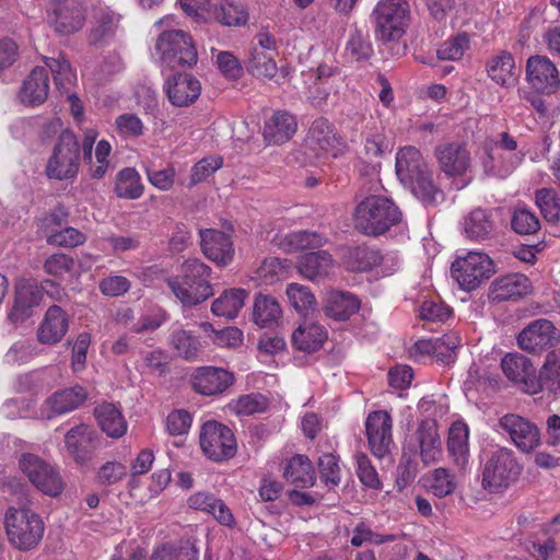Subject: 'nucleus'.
<instances>
[{
  "mask_svg": "<svg viewBox=\"0 0 560 560\" xmlns=\"http://www.w3.org/2000/svg\"><path fill=\"white\" fill-rule=\"evenodd\" d=\"M396 174L424 206H435L443 200V192L435 186L432 172L415 147H406L397 152Z\"/></svg>",
  "mask_w": 560,
  "mask_h": 560,
  "instance_id": "obj_1",
  "label": "nucleus"
},
{
  "mask_svg": "<svg viewBox=\"0 0 560 560\" xmlns=\"http://www.w3.org/2000/svg\"><path fill=\"white\" fill-rule=\"evenodd\" d=\"M211 268L197 258L186 259L180 275L166 280L168 289L184 306H195L213 295Z\"/></svg>",
  "mask_w": 560,
  "mask_h": 560,
  "instance_id": "obj_2",
  "label": "nucleus"
},
{
  "mask_svg": "<svg viewBox=\"0 0 560 560\" xmlns=\"http://www.w3.org/2000/svg\"><path fill=\"white\" fill-rule=\"evenodd\" d=\"M3 524L9 544L19 551H33L43 540L45 523L28 508L10 506L4 513Z\"/></svg>",
  "mask_w": 560,
  "mask_h": 560,
  "instance_id": "obj_3",
  "label": "nucleus"
},
{
  "mask_svg": "<svg viewBox=\"0 0 560 560\" xmlns=\"http://www.w3.org/2000/svg\"><path fill=\"white\" fill-rule=\"evenodd\" d=\"M394 201L381 195L364 198L355 208L354 226L365 235H381L401 221Z\"/></svg>",
  "mask_w": 560,
  "mask_h": 560,
  "instance_id": "obj_4",
  "label": "nucleus"
},
{
  "mask_svg": "<svg viewBox=\"0 0 560 560\" xmlns=\"http://www.w3.org/2000/svg\"><path fill=\"white\" fill-rule=\"evenodd\" d=\"M154 52L163 65L171 68L191 67L198 59L190 35L182 30L163 31L156 38Z\"/></svg>",
  "mask_w": 560,
  "mask_h": 560,
  "instance_id": "obj_5",
  "label": "nucleus"
},
{
  "mask_svg": "<svg viewBox=\"0 0 560 560\" xmlns=\"http://www.w3.org/2000/svg\"><path fill=\"white\" fill-rule=\"evenodd\" d=\"M522 466L512 450L500 447L492 451L483 465L482 486L491 492L508 488L520 476Z\"/></svg>",
  "mask_w": 560,
  "mask_h": 560,
  "instance_id": "obj_6",
  "label": "nucleus"
},
{
  "mask_svg": "<svg viewBox=\"0 0 560 560\" xmlns=\"http://www.w3.org/2000/svg\"><path fill=\"white\" fill-rule=\"evenodd\" d=\"M80 165V147L77 137L63 130L54 147L46 165V175L51 179L67 180L77 176Z\"/></svg>",
  "mask_w": 560,
  "mask_h": 560,
  "instance_id": "obj_7",
  "label": "nucleus"
},
{
  "mask_svg": "<svg viewBox=\"0 0 560 560\" xmlns=\"http://www.w3.org/2000/svg\"><path fill=\"white\" fill-rule=\"evenodd\" d=\"M376 35L385 42L399 39L409 21V4L406 0H380L373 10Z\"/></svg>",
  "mask_w": 560,
  "mask_h": 560,
  "instance_id": "obj_8",
  "label": "nucleus"
},
{
  "mask_svg": "<svg viewBox=\"0 0 560 560\" xmlns=\"http://www.w3.org/2000/svg\"><path fill=\"white\" fill-rule=\"evenodd\" d=\"M451 272L463 290L471 291L488 280L495 270L493 260L487 254L469 252L452 264Z\"/></svg>",
  "mask_w": 560,
  "mask_h": 560,
  "instance_id": "obj_9",
  "label": "nucleus"
},
{
  "mask_svg": "<svg viewBox=\"0 0 560 560\" xmlns=\"http://www.w3.org/2000/svg\"><path fill=\"white\" fill-rule=\"evenodd\" d=\"M404 450L419 455L425 464L436 462L442 454V440L434 418H423L416 430L406 438Z\"/></svg>",
  "mask_w": 560,
  "mask_h": 560,
  "instance_id": "obj_10",
  "label": "nucleus"
},
{
  "mask_svg": "<svg viewBox=\"0 0 560 560\" xmlns=\"http://www.w3.org/2000/svg\"><path fill=\"white\" fill-rule=\"evenodd\" d=\"M498 432L522 453H530L540 445V431L530 420L516 415L506 413L499 418Z\"/></svg>",
  "mask_w": 560,
  "mask_h": 560,
  "instance_id": "obj_11",
  "label": "nucleus"
},
{
  "mask_svg": "<svg viewBox=\"0 0 560 560\" xmlns=\"http://www.w3.org/2000/svg\"><path fill=\"white\" fill-rule=\"evenodd\" d=\"M20 467L28 480L43 493L58 497L65 489V482L58 469L36 455L24 454Z\"/></svg>",
  "mask_w": 560,
  "mask_h": 560,
  "instance_id": "obj_12",
  "label": "nucleus"
},
{
  "mask_svg": "<svg viewBox=\"0 0 560 560\" xmlns=\"http://www.w3.org/2000/svg\"><path fill=\"white\" fill-rule=\"evenodd\" d=\"M199 443L207 457L215 462L232 457L236 442L232 431L217 421H207L200 430Z\"/></svg>",
  "mask_w": 560,
  "mask_h": 560,
  "instance_id": "obj_13",
  "label": "nucleus"
},
{
  "mask_svg": "<svg viewBox=\"0 0 560 560\" xmlns=\"http://www.w3.org/2000/svg\"><path fill=\"white\" fill-rule=\"evenodd\" d=\"M560 343V330L548 319L530 322L517 336L518 347L533 354H540Z\"/></svg>",
  "mask_w": 560,
  "mask_h": 560,
  "instance_id": "obj_14",
  "label": "nucleus"
},
{
  "mask_svg": "<svg viewBox=\"0 0 560 560\" xmlns=\"http://www.w3.org/2000/svg\"><path fill=\"white\" fill-rule=\"evenodd\" d=\"M48 21L58 34L70 35L83 27L85 10L78 0H54Z\"/></svg>",
  "mask_w": 560,
  "mask_h": 560,
  "instance_id": "obj_15",
  "label": "nucleus"
},
{
  "mask_svg": "<svg viewBox=\"0 0 560 560\" xmlns=\"http://www.w3.org/2000/svg\"><path fill=\"white\" fill-rule=\"evenodd\" d=\"M393 420L385 410L371 412L365 420L369 446L374 456L384 458L393 444Z\"/></svg>",
  "mask_w": 560,
  "mask_h": 560,
  "instance_id": "obj_16",
  "label": "nucleus"
},
{
  "mask_svg": "<svg viewBox=\"0 0 560 560\" xmlns=\"http://www.w3.org/2000/svg\"><path fill=\"white\" fill-rule=\"evenodd\" d=\"M501 369L522 392L536 395L537 373L530 359L521 353H508L501 360Z\"/></svg>",
  "mask_w": 560,
  "mask_h": 560,
  "instance_id": "obj_17",
  "label": "nucleus"
},
{
  "mask_svg": "<svg viewBox=\"0 0 560 560\" xmlns=\"http://www.w3.org/2000/svg\"><path fill=\"white\" fill-rule=\"evenodd\" d=\"M526 79L534 90L551 94L560 85L556 66L545 56H532L526 62Z\"/></svg>",
  "mask_w": 560,
  "mask_h": 560,
  "instance_id": "obj_18",
  "label": "nucleus"
},
{
  "mask_svg": "<svg viewBox=\"0 0 560 560\" xmlns=\"http://www.w3.org/2000/svg\"><path fill=\"white\" fill-rule=\"evenodd\" d=\"M434 153L440 168L447 176H464L470 168V153L463 143L445 142L439 144Z\"/></svg>",
  "mask_w": 560,
  "mask_h": 560,
  "instance_id": "obj_19",
  "label": "nucleus"
},
{
  "mask_svg": "<svg viewBox=\"0 0 560 560\" xmlns=\"http://www.w3.org/2000/svg\"><path fill=\"white\" fill-rule=\"evenodd\" d=\"M203 255L220 267L228 266L234 256L231 237L222 231L205 229L199 231Z\"/></svg>",
  "mask_w": 560,
  "mask_h": 560,
  "instance_id": "obj_20",
  "label": "nucleus"
},
{
  "mask_svg": "<svg viewBox=\"0 0 560 560\" xmlns=\"http://www.w3.org/2000/svg\"><path fill=\"white\" fill-rule=\"evenodd\" d=\"M235 381L234 374L222 368H199L192 378L194 389L201 395H218L225 392Z\"/></svg>",
  "mask_w": 560,
  "mask_h": 560,
  "instance_id": "obj_21",
  "label": "nucleus"
},
{
  "mask_svg": "<svg viewBox=\"0 0 560 560\" xmlns=\"http://www.w3.org/2000/svg\"><path fill=\"white\" fill-rule=\"evenodd\" d=\"M42 300L38 285L27 279H22L15 287L14 304L9 312V319L13 324L22 323L32 316L33 307Z\"/></svg>",
  "mask_w": 560,
  "mask_h": 560,
  "instance_id": "obj_22",
  "label": "nucleus"
},
{
  "mask_svg": "<svg viewBox=\"0 0 560 560\" xmlns=\"http://www.w3.org/2000/svg\"><path fill=\"white\" fill-rule=\"evenodd\" d=\"M336 267L337 264L331 255L325 250L306 253L299 258L296 264L299 273L312 282L329 278Z\"/></svg>",
  "mask_w": 560,
  "mask_h": 560,
  "instance_id": "obj_23",
  "label": "nucleus"
},
{
  "mask_svg": "<svg viewBox=\"0 0 560 560\" xmlns=\"http://www.w3.org/2000/svg\"><path fill=\"white\" fill-rule=\"evenodd\" d=\"M170 102L177 107L188 106L200 95V82L188 73H178L170 78L165 84Z\"/></svg>",
  "mask_w": 560,
  "mask_h": 560,
  "instance_id": "obj_24",
  "label": "nucleus"
},
{
  "mask_svg": "<svg viewBox=\"0 0 560 560\" xmlns=\"http://www.w3.org/2000/svg\"><path fill=\"white\" fill-rule=\"evenodd\" d=\"M69 328L67 313L58 305L50 306L37 329V339L43 345H56Z\"/></svg>",
  "mask_w": 560,
  "mask_h": 560,
  "instance_id": "obj_25",
  "label": "nucleus"
},
{
  "mask_svg": "<svg viewBox=\"0 0 560 560\" xmlns=\"http://www.w3.org/2000/svg\"><path fill=\"white\" fill-rule=\"evenodd\" d=\"M469 429L463 421H455L446 442L448 457L458 470H465L469 463Z\"/></svg>",
  "mask_w": 560,
  "mask_h": 560,
  "instance_id": "obj_26",
  "label": "nucleus"
},
{
  "mask_svg": "<svg viewBox=\"0 0 560 560\" xmlns=\"http://www.w3.org/2000/svg\"><path fill=\"white\" fill-rule=\"evenodd\" d=\"M94 434V431L85 424L77 425L67 432L65 436L67 451L78 464L83 465L91 460Z\"/></svg>",
  "mask_w": 560,
  "mask_h": 560,
  "instance_id": "obj_27",
  "label": "nucleus"
},
{
  "mask_svg": "<svg viewBox=\"0 0 560 560\" xmlns=\"http://www.w3.org/2000/svg\"><path fill=\"white\" fill-rule=\"evenodd\" d=\"M560 395V347L550 350L537 373L536 394Z\"/></svg>",
  "mask_w": 560,
  "mask_h": 560,
  "instance_id": "obj_28",
  "label": "nucleus"
},
{
  "mask_svg": "<svg viewBox=\"0 0 560 560\" xmlns=\"http://www.w3.org/2000/svg\"><path fill=\"white\" fill-rule=\"evenodd\" d=\"M530 290L528 278L522 273H511L494 280L491 284L490 296L493 301L502 302L522 298Z\"/></svg>",
  "mask_w": 560,
  "mask_h": 560,
  "instance_id": "obj_29",
  "label": "nucleus"
},
{
  "mask_svg": "<svg viewBox=\"0 0 560 560\" xmlns=\"http://www.w3.org/2000/svg\"><path fill=\"white\" fill-rule=\"evenodd\" d=\"M48 91V74L45 68L36 67L25 79L20 91V98L24 104L36 106L46 101Z\"/></svg>",
  "mask_w": 560,
  "mask_h": 560,
  "instance_id": "obj_30",
  "label": "nucleus"
},
{
  "mask_svg": "<svg viewBox=\"0 0 560 560\" xmlns=\"http://www.w3.org/2000/svg\"><path fill=\"white\" fill-rule=\"evenodd\" d=\"M298 122L288 112H276L265 124L264 138L268 143L280 144L288 141L295 132Z\"/></svg>",
  "mask_w": 560,
  "mask_h": 560,
  "instance_id": "obj_31",
  "label": "nucleus"
},
{
  "mask_svg": "<svg viewBox=\"0 0 560 560\" xmlns=\"http://www.w3.org/2000/svg\"><path fill=\"white\" fill-rule=\"evenodd\" d=\"M121 15L110 9H100L94 14L88 40L91 45H102L116 34Z\"/></svg>",
  "mask_w": 560,
  "mask_h": 560,
  "instance_id": "obj_32",
  "label": "nucleus"
},
{
  "mask_svg": "<svg viewBox=\"0 0 560 560\" xmlns=\"http://www.w3.org/2000/svg\"><path fill=\"white\" fill-rule=\"evenodd\" d=\"M465 236L471 241H485L491 237L494 231V221L491 211L476 208L464 219Z\"/></svg>",
  "mask_w": 560,
  "mask_h": 560,
  "instance_id": "obj_33",
  "label": "nucleus"
},
{
  "mask_svg": "<svg viewBox=\"0 0 560 560\" xmlns=\"http://www.w3.org/2000/svg\"><path fill=\"white\" fill-rule=\"evenodd\" d=\"M327 339V331L318 324L304 322L292 334L293 346L305 352H315Z\"/></svg>",
  "mask_w": 560,
  "mask_h": 560,
  "instance_id": "obj_34",
  "label": "nucleus"
},
{
  "mask_svg": "<svg viewBox=\"0 0 560 560\" xmlns=\"http://www.w3.org/2000/svg\"><path fill=\"white\" fill-rule=\"evenodd\" d=\"M488 77L501 86H509L516 79L515 61L512 54L501 51L486 62Z\"/></svg>",
  "mask_w": 560,
  "mask_h": 560,
  "instance_id": "obj_35",
  "label": "nucleus"
},
{
  "mask_svg": "<svg viewBox=\"0 0 560 560\" xmlns=\"http://www.w3.org/2000/svg\"><path fill=\"white\" fill-rule=\"evenodd\" d=\"M86 397V389L77 385L56 392L47 399L46 404L54 415H62L78 408L85 401Z\"/></svg>",
  "mask_w": 560,
  "mask_h": 560,
  "instance_id": "obj_36",
  "label": "nucleus"
},
{
  "mask_svg": "<svg viewBox=\"0 0 560 560\" xmlns=\"http://www.w3.org/2000/svg\"><path fill=\"white\" fill-rule=\"evenodd\" d=\"M358 299L349 293L341 291H331L327 294L325 313L327 316L346 320L359 310Z\"/></svg>",
  "mask_w": 560,
  "mask_h": 560,
  "instance_id": "obj_37",
  "label": "nucleus"
},
{
  "mask_svg": "<svg viewBox=\"0 0 560 560\" xmlns=\"http://www.w3.org/2000/svg\"><path fill=\"white\" fill-rule=\"evenodd\" d=\"M282 317V308L279 302L265 294H258L255 298L253 319L261 328L277 325Z\"/></svg>",
  "mask_w": 560,
  "mask_h": 560,
  "instance_id": "obj_38",
  "label": "nucleus"
},
{
  "mask_svg": "<svg viewBox=\"0 0 560 560\" xmlns=\"http://www.w3.org/2000/svg\"><path fill=\"white\" fill-rule=\"evenodd\" d=\"M247 296V291L243 289L225 290L213 301L211 312L215 316L234 319L243 308Z\"/></svg>",
  "mask_w": 560,
  "mask_h": 560,
  "instance_id": "obj_39",
  "label": "nucleus"
},
{
  "mask_svg": "<svg viewBox=\"0 0 560 560\" xmlns=\"http://www.w3.org/2000/svg\"><path fill=\"white\" fill-rule=\"evenodd\" d=\"M284 478L300 488H307L315 482V472L311 460L305 455H295L287 464Z\"/></svg>",
  "mask_w": 560,
  "mask_h": 560,
  "instance_id": "obj_40",
  "label": "nucleus"
},
{
  "mask_svg": "<svg viewBox=\"0 0 560 560\" xmlns=\"http://www.w3.org/2000/svg\"><path fill=\"white\" fill-rule=\"evenodd\" d=\"M95 417L102 431L110 438H120L127 431V423L121 412L113 404L96 407Z\"/></svg>",
  "mask_w": 560,
  "mask_h": 560,
  "instance_id": "obj_41",
  "label": "nucleus"
},
{
  "mask_svg": "<svg viewBox=\"0 0 560 560\" xmlns=\"http://www.w3.org/2000/svg\"><path fill=\"white\" fill-rule=\"evenodd\" d=\"M388 258V256H382L376 249L357 246L347 250L345 264L352 271H366Z\"/></svg>",
  "mask_w": 560,
  "mask_h": 560,
  "instance_id": "obj_42",
  "label": "nucleus"
},
{
  "mask_svg": "<svg viewBox=\"0 0 560 560\" xmlns=\"http://www.w3.org/2000/svg\"><path fill=\"white\" fill-rule=\"evenodd\" d=\"M523 158L522 153H510L509 161L505 162V156L501 152L490 150L482 164L487 175L505 178L522 163Z\"/></svg>",
  "mask_w": 560,
  "mask_h": 560,
  "instance_id": "obj_43",
  "label": "nucleus"
},
{
  "mask_svg": "<svg viewBox=\"0 0 560 560\" xmlns=\"http://www.w3.org/2000/svg\"><path fill=\"white\" fill-rule=\"evenodd\" d=\"M523 158L522 153H510L509 161L505 162V156L501 152L490 150L482 164L487 175L505 178L522 163Z\"/></svg>",
  "mask_w": 560,
  "mask_h": 560,
  "instance_id": "obj_44",
  "label": "nucleus"
},
{
  "mask_svg": "<svg viewBox=\"0 0 560 560\" xmlns=\"http://www.w3.org/2000/svg\"><path fill=\"white\" fill-rule=\"evenodd\" d=\"M425 486L434 497L445 498L455 492L457 480L448 468L439 467L425 477Z\"/></svg>",
  "mask_w": 560,
  "mask_h": 560,
  "instance_id": "obj_45",
  "label": "nucleus"
},
{
  "mask_svg": "<svg viewBox=\"0 0 560 560\" xmlns=\"http://www.w3.org/2000/svg\"><path fill=\"white\" fill-rule=\"evenodd\" d=\"M115 192L119 198L138 199L143 194L139 173L131 167L121 170L116 176Z\"/></svg>",
  "mask_w": 560,
  "mask_h": 560,
  "instance_id": "obj_46",
  "label": "nucleus"
},
{
  "mask_svg": "<svg viewBox=\"0 0 560 560\" xmlns=\"http://www.w3.org/2000/svg\"><path fill=\"white\" fill-rule=\"evenodd\" d=\"M277 55H268L261 48H252L247 70L256 77L272 80L276 78L278 67L275 61Z\"/></svg>",
  "mask_w": 560,
  "mask_h": 560,
  "instance_id": "obj_47",
  "label": "nucleus"
},
{
  "mask_svg": "<svg viewBox=\"0 0 560 560\" xmlns=\"http://www.w3.org/2000/svg\"><path fill=\"white\" fill-rule=\"evenodd\" d=\"M310 137L322 150L331 153L334 156L337 155V147L340 144V140L327 119H316L310 128Z\"/></svg>",
  "mask_w": 560,
  "mask_h": 560,
  "instance_id": "obj_48",
  "label": "nucleus"
},
{
  "mask_svg": "<svg viewBox=\"0 0 560 560\" xmlns=\"http://www.w3.org/2000/svg\"><path fill=\"white\" fill-rule=\"evenodd\" d=\"M471 36L466 32L457 33L443 42L436 50L441 60L457 61L470 49Z\"/></svg>",
  "mask_w": 560,
  "mask_h": 560,
  "instance_id": "obj_49",
  "label": "nucleus"
},
{
  "mask_svg": "<svg viewBox=\"0 0 560 560\" xmlns=\"http://www.w3.org/2000/svg\"><path fill=\"white\" fill-rule=\"evenodd\" d=\"M170 342L177 355L186 360L196 358L200 350L198 338L192 332L182 328L172 331Z\"/></svg>",
  "mask_w": 560,
  "mask_h": 560,
  "instance_id": "obj_50",
  "label": "nucleus"
},
{
  "mask_svg": "<svg viewBox=\"0 0 560 560\" xmlns=\"http://www.w3.org/2000/svg\"><path fill=\"white\" fill-rule=\"evenodd\" d=\"M346 50L358 61L369 59L373 54L372 44L369 39V32L357 26L351 28L346 44Z\"/></svg>",
  "mask_w": 560,
  "mask_h": 560,
  "instance_id": "obj_51",
  "label": "nucleus"
},
{
  "mask_svg": "<svg viewBox=\"0 0 560 560\" xmlns=\"http://www.w3.org/2000/svg\"><path fill=\"white\" fill-rule=\"evenodd\" d=\"M45 63L54 75L56 86L59 90L69 91L70 86L77 80V75L73 72L69 61L60 55L58 58L46 57Z\"/></svg>",
  "mask_w": 560,
  "mask_h": 560,
  "instance_id": "obj_52",
  "label": "nucleus"
},
{
  "mask_svg": "<svg viewBox=\"0 0 560 560\" xmlns=\"http://www.w3.org/2000/svg\"><path fill=\"white\" fill-rule=\"evenodd\" d=\"M229 408L237 416H253L267 410L268 399L261 394L252 393L232 400Z\"/></svg>",
  "mask_w": 560,
  "mask_h": 560,
  "instance_id": "obj_53",
  "label": "nucleus"
},
{
  "mask_svg": "<svg viewBox=\"0 0 560 560\" xmlns=\"http://www.w3.org/2000/svg\"><path fill=\"white\" fill-rule=\"evenodd\" d=\"M285 294L291 306L299 313H306L316 306V299L313 292L304 284L289 283Z\"/></svg>",
  "mask_w": 560,
  "mask_h": 560,
  "instance_id": "obj_54",
  "label": "nucleus"
},
{
  "mask_svg": "<svg viewBox=\"0 0 560 560\" xmlns=\"http://www.w3.org/2000/svg\"><path fill=\"white\" fill-rule=\"evenodd\" d=\"M535 202L547 221H560V198L553 189H538L535 195Z\"/></svg>",
  "mask_w": 560,
  "mask_h": 560,
  "instance_id": "obj_55",
  "label": "nucleus"
},
{
  "mask_svg": "<svg viewBox=\"0 0 560 560\" xmlns=\"http://www.w3.org/2000/svg\"><path fill=\"white\" fill-rule=\"evenodd\" d=\"M511 225L512 229L521 235L534 234L540 229V222L537 215L525 207L515 208Z\"/></svg>",
  "mask_w": 560,
  "mask_h": 560,
  "instance_id": "obj_56",
  "label": "nucleus"
},
{
  "mask_svg": "<svg viewBox=\"0 0 560 560\" xmlns=\"http://www.w3.org/2000/svg\"><path fill=\"white\" fill-rule=\"evenodd\" d=\"M322 481L329 488H334L340 482L341 469L338 458L331 454H323L317 462Z\"/></svg>",
  "mask_w": 560,
  "mask_h": 560,
  "instance_id": "obj_57",
  "label": "nucleus"
},
{
  "mask_svg": "<svg viewBox=\"0 0 560 560\" xmlns=\"http://www.w3.org/2000/svg\"><path fill=\"white\" fill-rule=\"evenodd\" d=\"M285 242L291 250L317 248L325 244L326 240L316 232L296 231L285 236Z\"/></svg>",
  "mask_w": 560,
  "mask_h": 560,
  "instance_id": "obj_58",
  "label": "nucleus"
},
{
  "mask_svg": "<svg viewBox=\"0 0 560 560\" xmlns=\"http://www.w3.org/2000/svg\"><path fill=\"white\" fill-rule=\"evenodd\" d=\"M395 539V535H381L374 533L365 523L361 522L354 527L350 542L353 547H361L365 542L372 545H381L384 542L394 541Z\"/></svg>",
  "mask_w": 560,
  "mask_h": 560,
  "instance_id": "obj_59",
  "label": "nucleus"
},
{
  "mask_svg": "<svg viewBox=\"0 0 560 560\" xmlns=\"http://www.w3.org/2000/svg\"><path fill=\"white\" fill-rule=\"evenodd\" d=\"M215 19L226 26H240L247 22V14L242 5L225 2L215 10Z\"/></svg>",
  "mask_w": 560,
  "mask_h": 560,
  "instance_id": "obj_60",
  "label": "nucleus"
},
{
  "mask_svg": "<svg viewBox=\"0 0 560 560\" xmlns=\"http://www.w3.org/2000/svg\"><path fill=\"white\" fill-rule=\"evenodd\" d=\"M74 259L63 253L50 255L44 262V270L46 273L56 278H63L66 275L72 272L74 268Z\"/></svg>",
  "mask_w": 560,
  "mask_h": 560,
  "instance_id": "obj_61",
  "label": "nucleus"
},
{
  "mask_svg": "<svg viewBox=\"0 0 560 560\" xmlns=\"http://www.w3.org/2000/svg\"><path fill=\"white\" fill-rule=\"evenodd\" d=\"M127 476V468L124 464L113 460L103 464L95 476L96 481L103 486H110L119 482Z\"/></svg>",
  "mask_w": 560,
  "mask_h": 560,
  "instance_id": "obj_62",
  "label": "nucleus"
},
{
  "mask_svg": "<svg viewBox=\"0 0 560 560\" xmlns=\"http://www.w3.org/2000/svg\"><path fill=\"white\" fill-rule=\"evenodd\" d=\"M451 314L448 306L435 300L423 301L419 308L420 318L433 323H443L450 318Z\"/></svg>",
  "mask_w": 560,
  "mask_h": 560,
  "instance_id": "obj_63",
  "label": "nucleus"
},
{
  "mask_svg": "<svg viewBox=\"0 0 560 560\" xmlns=\"http://www.w3.org/2000/svg\"><path fill=\"white\" fill-rule=\"evenodd\" d=\"M222 166L221 158L208 156L197 162L190 174V185L206 180Z\"/></svg>",
  "mask_w": 560,
  "mask_h": 560,
  "instance_id": "obj_64",
  "label": "nucleus"
}]
</instances>
